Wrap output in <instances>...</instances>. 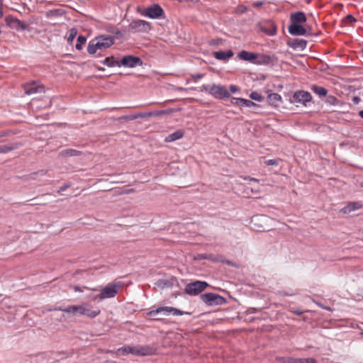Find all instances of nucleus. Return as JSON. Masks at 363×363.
Returning a JSON list of instances; mask_svg holds the SVG:
<instances>
[{"mask_svg":"<svg viewBox=\"0 0 363 363\" xmlns=\"http://www.w3.org/2000/svg\"><path fill=\"white\" fill-rule=\"evenodd\" d=\"M115 38L111 35H101L91 40L87 47L89 55H94L98 50L104 51L114 44Z\"/></svg>","mask_w":363,"mask_h":363,"instance_id":"1","label":"nucleus"},{"mask_svg":"<svg viewBox=\"0 0 363 363\" xmlns=\"http://www.w3.org/2000/svg\"><path fill=\"white\" fill-rule=\"evenodd\" d=\"M132 354L137 356H147L153 354V350L148 346H124L116 351V355H126Z\"/></svg>","mask_w":363,"mask_h":363,"instance_id":"2","label":"nucleus"},{"mask_svg":"<svg viewBox=\"0 0 363 363\" xmlns=\"http://www.w3.org/2000/svg\"><path fill=\"white\" fill-rule=\"evenodd\" d=\"M203 89L216 99H222L230 96L227 88L221 84L203 85Z\"/></svg>","mask_w":363,"mask_h":363,"instance_id":"3","label":"nucleus"},{"mask_svg":"<svg viewBox=\"0 0 363 363\" xmlns=\"http://www.w3.org/2000/svg\"><path fill=\"white\" fill-rule=\"evenodd\" d=\"M120 286L121 284L119 282L107 285L101 290L99 294L96 296L95 299L99 298L103 300L113 298L117 294Z\"/></svg>","mask_w":363,"mask_h":363,"instance_id":"4","label":"nucleus"},{"mask_svg":"<svg viewBox=\"0 0 363 363\" xmlns=\"http://www.w3.org/2000/svg\"><path fill=\"white\" fill-rule=\"evenodd\" d=\"M201 299L208 306H221L226 303V299L220 295L206 293L201 296Z\"/></svg>","mask_w":363,"mask_h":363,"instance_id":"5","label":"nucleus"},{"mask_svg":"<svg viewBox=\"0 0 363 363\" xmlns=\"http://www.w3.org/2000/svg\"><path fill=\"white\" fill-rule=\"evenodd\" d=\"M208 286V284L206 281H195L186 286L185 292L189 295L196 296L203 291Z\"/></svg>","mask_w":363,"mask_h":363,"instance_id":"6","label":"nucleus"},{"mask_svg":"<svg viewBox=\"0 0 363 363\" xmlns=\"http://www.w3.org/2000/svg\"><path fill=\"white\" fill-rule=\"evenodd\" d=\"M150 28V24L144 20H135L129 25L130 30L134 33H147Z\"/></svg>","mask_w":363,"mask_h":363,"instance_id":"7","label":"nucleus"},{"mask_svg":"<svg viewBox=\"0 0 363 363\" xmlns=\"http://www.w3.org/2000/svg\"><path fill=\"white\" fill-rule=\"evenodd\" d=\"M5 21L6 25L11 29H14L17 31L29 30V26L28 24L12 16H7Z\"/></svg>","mask_w":363,"mask_h":363,"instance_id":"8","label":"nucleus"},{"mask_svg":"<svg viewBox=\"0 0 363 363\" xmlns=\"http://www.w3.org/2000/svg\"><path fill=\"white\" fill-rule=\"evenodd\" d=\"M311 99L312 96L308 91H297L294 94L290 101L291 103H298L306 106V103L311 101Z\"/></svg>","mask_w":363,"mask_h":363,"instance_id":"9","label":"nucleus"},{"mask_svg":"<svg viewBox=\"0 0 363 363\" xmlns=\"http://www.w3.org/2000/svg\"><path fill=\"white\" fill-rule=\"evenodd\" d=\"M120 64L121 66L133 68L137 66L142 65L143 62L141 59L138 57L133 55H125L122 58Z\"/></svg>","mask_w":363,"mask_h":363,"instance_id":"10","label":"nucleus"},{"mask_svg":"<svg viewBox=\"0 0 363 363\" xmlns=\"http://www.w3.org/2000/svg\"><path fill=\"white\" fill-rule=\"evenodd\" d=\"M23 89L25 93L28 95L44 92L43 86L38 84L36 82H31L26 84L23 86Z\"/></svg>","mask_w":363,"mask_h":363,"instance_id":"11","label":"nucleus"},{"mask_svg":"<svg viewBox=\"0 0 363 363\" xmlns=\"http://www.w3.org/2000/svg\"><path fill=\"white\" fill-rule=\"evenodd\" d=\"M164 11L158 4H154L147 7L145 10V16L150 18H158L162 16Z\"/></svg>","mask_w":363,"mask_h":363,"instance_id":"12","label":"nucleus"},{"mask_svg":"<svg viewBox=\"0 0 363 363\" xmlns=\"http://www.w3.org/2000/svg\"><path fill=\"white\" fill-rule=\"evenodd\" d=\"M49 311H60L68 313H72L74 315H82V305L80 306H69L67 308H54L48 309Z\"/></svg>","mask_w":363,"mask_h":363,"instance_id":"13","label":"nucleus"},{"mask_svg":"<svg viewBox=\"0 0 363 363\" xmlns=\"http://www.w3.org/2000/svg\"><path fill=\"white\" fill-rule=\"evenodd\" d=\"M289 32L293 35H306L307 31L301 24L292 23L289 27Z\"/></svg>","mask_w":363,"mask_h":363,"instance_id":"14","label":"nucleus"},{"mask_svg":"<svg viewBox=\"0 0 363 363\" xmlns=\"http://www.w3.org/2000/svg\"><path fill=\"white\" fill-rule=\"evenodd\" d=\"M363 204L359 201L350 202L347 206L341 208L340 212L347 214L362 208Z\"/></svg>","mask_w":363,"mask_h":363,"instance_id":"15","label":"nucleus"},{"mask_svg":"<svg viewBox=\"0 0 363 363\" xmlns=\"http://www.w3.org/2000/svg\"><path fill=\"white\" fill-rule=\"evenodd\" d=\"M233 103L235 105H238L241 107H247V108H252V107H258V105L254 103L253 101L245 99L242 98H233Z\"/></svg>","mask_w":363,"mask_h":363,"instance_id":"16","label":"nucleus"},{"mask_svg":"<svg viewBox=\"0 0 363 363\" xmlns=\"http://www.w3.org/2000/svg\"><path fill=\"white\" fill-rule=\"evenodd\" d=\"M292 23L301 24L306 21V17L303 12L298 11L291 15Z\"/></svg>","mask_w":363,"mask_h":363,"instance_id":"17","label":"nucleus"},{"mask_svg":"<svg viewBox=\"0 0 363 363\" xmlns=\"http://www.w3.org/2000/svg\"><path fill=\"white\" fill-rule=\"evenodd\" d=\"M100 313V311H93L90 306L84 304L82 305V315H86L89 318H95Z\"/></svg>","mask_w":363,"mask_h":363,"instance_id":"18","label":"nucleus"},{"mask_svg":"<svg viewBox=\"0 0 363 363\" xmlns=\"http://www.w3.org/2000/svg\"><path fill=\"white\" fill-rule=\"evenodd\" d=\"M238 57L243 60L252 62L257 59V55L254 52H250L245 50H242L239 52Z\"/></svg>","mask_w":363,"mask_h":363,"instance_id":"19","label":"nucleus"},{"mask_svg":"<svg viewBox=\"0 0 363 363\" xmlns=\"http://www.w3.org/2000/svg\"><path fill=\"white\" fill-rule=\"evenodd\" d=\"M170 306H162L158 307L156 309H152L147 313L149 316H155L160 313H163L164 315H169L170 311Z\"/></svg>","mask_w":363,"mask_h":363,"instance_id":"20","label":"nucleus"},{"mask_svg":"<svg viewBox=\"0 0 363 363\" xmlns=\"http://www.w3.org/2000/svg\"><path fill=\"white\" fill-rule=\"evenodd\" d=\"M233 52L232 50H230L227 51L215 52L213 53V56L215 57V58L220 60H226L233 57Z\"/></svg>","mask_w":363,"mask_h":363,"instance_id":"21","label":"nucleus"},{"mask_svg":"<svg viewBox=\"0 0 363 363\" xmlns=\"http://www.w3.org/2000/svg\"><path fill=\"white\" fill-rule=\"evenodd\" d=\"M184 135V132L183 130L179 129L176 130L175 132L169 134L168 136L166 137L165 141L166 142H174L177 140H179L182 138Z\"/></svg>","mask_w":363,"mask_h":363,"instance_id":"22","label":"nucleus"},{"mask_svg":"<svg viewBox=\"0 0 363 363\" xmlns=\"http://www.w3.org/2000/svg\"><path fill=\"white\" fill-rule=\"evenodd\" d=\"M101 63L108 67H121L120 62L116 60L113 56L106 57L104 60L101 61Z\"/></svg>","mask_w":363,"mask_h":363,"instance_id":"23","label":"nucleus"},{"mask_svg":"<svg viewBox=\"0 0 363 363\" xmlns=\"http://www.w3.org/2000/svg\"><path fill=\"white\" fill-rule=\"evenodd\" d=\"M268 102L274 106H278V103L281 101V96L277 93H271L267 96Z\"/></svg>","mask_w":363,"mask_h":363,"instance_id":"24","label":"nucleus"},{"mask_svg":"<svg viewBox=\"0 0 363 363\" xmlns=\"http://www.w3.org/2000/svg\"><path fill=\"white\" fill-rule=\"evenodd\" d=\"M311 90L318 95L320 97L326 96L328 91L325 88L317 85H313L311 88Z\"/></svg>","mask_w":363,"mask_h":363,"instance_id":"25","label":"nucleus"},{"mask_svg":"<svg viewBox=\"0 0 363 363\" xmlns=\"http://www.w3.org/2000/svg\"><path fill=\"white\" fill-rule=\"evenodd\" d=\"M309 358H295L288 357L284 361V363H308Z\"/></svg>","mask_w":363,"mask_h":363,"instance_id":"26","label":"nucleus"},{"mask_svg":"<svg viewBox=\"0 0 363 363\" xmlns=\"http://www.w3.org/2000/svg\"><path fill=\"white\" fill-rule=\"evenodd\" d=\"M307 42L303 39H296L294 41L291 47L294 49H301L303 50L306 47Z\"/></svg>","mask_w":363,"mask_h":363,"instance_id":"27","label":"nucleus"},{"mask_svg":"<svg viewBox=\"0 0 363 363\" xmlns=\"http://www.w3.org/2000/svg\"><path fill=\"white\" fill-rule=\"evenodd\" d=\"M81 153L80 151L74 149H67L62 152V155L66 157L79 156Z\"/></svg>","mask_w":363,"mask_h":363,"instance_id":"28","label":"nucleus"},{"mask_svg":"<svg viewBox=\"0 0 363 363\" xmlns=\"http://www.w3.org/2000/svg\"><path fill=\"white\" fill-rule=\"evenodd\" d=\"M86 38L84 35H79L77 38V43L76 44L75 47L76 49L78 50H82V45L86 43Z\"/></svg>","mask_w":363,"mask_h":363,"instance_id":"29","label":"nucleus"},{"mask_svg":"<svg viewBox=\"0 0 363 363\" xmlns=\"http://www.w3.org/2000/svg\"><path fill=\"white\" fill-rule=\"evenodd\" d=\"M172 313L173 315H182L184 314L190 315V313L182 311L178 308L171 307L169 314Z\"/></svg>","mask_w":363,"mask_h":363,"instance_id":"30","label":"nucleus"},{"mask_svg":"<svg viewBox=\"0 0 363 363\" xmlns=\"http://www.w3.org/2000/svg\"><path fill=\"white\" fill-rule=\"evenodd\" d=\"M325 102L330 105L335 106L337 104L338 100L335 96L329 95L326 96Z\"/></svg>","mask_w":363,"mask_h":363,"instance_id":"31","label":"nucleus"},{"mask_svg":"<svg viewBox=\"0 0 363 363\" xmlns=\"http://www.w3.org/2000/svg\"><path fill=\"white\" fill-rule=\"evenodd\" d=\"M250 99H252V100H255L256 101H262V96H261L260 94H259L258 92L257 91H252L250 94Z\"/></svg>","mask_w":363,"mask_h":363,"instance_id":"32","label":"nucleus"},{"mask_svg":"<svg viewBox=\"0 0 363 363\" xmlns=\"http://www.w3.org/2000/svg\"><path fill=\"white\" fill-rule=\"evenodd\" d=\"M77 29L76 28H72L69 30V35H68V38H67L68 42H72L73 40L75 38V37L77 35Z\"/></svg>","mask_w":363,"mask_h":363,"instance_id":"33","label":"nucleus"},{"mask_svg":"<svg viewBox=\"0 0 363 363\" xmlns=\"http://www.w3.org/2000/svg\"><path fill=\"white\" fill-rule=\"evenodd\" d=\"M14 150L13 147L8 145H0V153H7Z\"/></svg>","mask_w":363,"mask_h":363,"instance_id":"34","label":"nucleus"},{"mask_svg":"<svg viewBox=\"0 0 363 363\" xmlns=\"http://www.w3.org/2000/svg\"><path fill=\"white\" fill-rule=\"evenodd\" d=\"M345 23L348 25H352L354 22H356V19L352 16V15H347L345 18Z\"/></svg>","mask_w":363,"mask_h":363,"instance_id":"35","label":"nucleus"},{"mask_svg":"<svg viewBox=\"0 0 363 363\" xmlns=\"http://www.w3.org/2000/svg\"><path fill=\"white\" fill-rule=\"evenodd\" d=\"M147 117H151V114L150 113V112L140 113L137 116H134L133 118L135 119L138 118H147Z\"/></svg>","mask_w":363,"mask_h":363,"instance_id":"36","label":"nucleus"},{"mask_svg":"<svg viewBox=\"0 0 363 363\" xmlns=\"http://www.w3.org/2000/svg\"><path fill=\"white\" fill-rule=\"evenodd\" d=\"M262 30L269 35H274L276 34V28L274 26H273L271 30H266L265 28H262Z\"/></svg>","mask_w":363,"mask_h":363,"instance_id":"37","label":"nucleus"},{"mask_svg":"<svg viewBox=\"0 0 363 363\" xmlns=\"http://www.w3.org/2000/svg\"><path fill=\"white\" fill-rule=\"evenodd\" d=\"M267 165H278V160L274 159L267 160L265 161Z\"/></svg>","mask_w":363,"mask_h":363,"instance_id":"38","label":"nucleus"},{"mask_svg":"<svg viewBox=\"0 0 363 363\" xmlns=\"http://www.w3.org/2000/svg\"><path fill=\"white\" fill-rule=\"evenodd\" d=\"M150 113L151 114V116H162V115L164 114L165 111H155L150 112Z\"/></svg>","mask_w":363,"mask_h":363,"instance_id":"39","label":"nucleus"},{"mask_svg":"<svg viewBox=\"0 0 363 363\" xmlns=\"http://www.w3.org/2000/svg\"><path fill=\"white\" fill-rule=\"evenodd\" d=\"M70 186V184H65L63 186H62L59 190L57 191V192L59 194H61L62 192L65 191V190H67L69 187Z\"/></svg>","mask_w":363,"mask_h":363,"instance_id":"40","label":"nucleus"},{"mask_svg":"<svg viewBox=\"0 0 363 363\" xmlns=\"http://www.w3.org/2000/svg\"><path fill=\"white\" fill-rule=\"evenodd\" d=\"M239 90V88L235 85L230 86V91L231 93L235 94Z\"/></svg>","mask_w":363,"mask_h":363,"instance_id":"41","label":"nucleus"},{"mask_svg":"<svg viewBox=\"0 0 363 363\" xmlns=\"http://www.w3.org/2000/svg\"><path fill=\"white\" fill-rule=\"evenodd\" d=\"M352 101L354 104H358L361 101V99L359 96H353Z\"/></svg>","mask_w":363,"mask_h":363,"instance_id":"42","label":"nucleus"},{"mask_svg":"<svg viewBox=\"0 0 363 363\" xmlns=\"http://www.w3.org/2000/svg\"><path fill=\"white\" fill-rule=\"evenodd\" d=\"M191 77L196 80L200 79L203 77V74H194L191 75Z\"/></svg>","mask_w":363,"mask_h":363,"instance_id":"43","label":"nucleus"},{"mask_svg":"<svg viewBox=\"0 0 363 363\" xmlns=\"http://www.w3.org/2000/svg\"><path fill=\"white\" fill-rule=\"evenodd\" d=\"M156 285L160 288H164L168 285V283H164L163 281H160L158 283H156Z\"/></svg>","mask_w":363,"mask_h":363,"instance_id":"44","label":"nucleus"},{"mask_svg":"<svg viewBox=\"0 0 363 363\" xmlns=\"http://www.w3.org/2000/svg\"><path fill=\"white\" fill-rule=\"evenodd\" d=\"M263 5V2L261 1H257L253 3L252 6L254 7H259Z\"/></svg>","mask_w":363,"mask_h":363,"instance_id":"45","label":"nucleus"},{"mask_svg":"<svg viewBox=\"0 0 363 363\" xmlns=\"http://www.w3.org/2000/svg\"><path fill=\"white\" fill-rule=\"evenodd\" d=\"M244 179H249L251 182H259V180L257 179L250 177H245Z\"/></svg>","mask_w":363,"mask_h":363,"instance_id":"46","label":"nucleus"},{"mask_svg":"<svg viewBox=\"0 0 363 363\" xmlns=\"http://www.w3.org/2000/svg\"><path fill=\"white\" fill-rule=\"evenodd\" d=\"M74 290L76 292H82V290L77 286H74Z\"/></svg>","mask_w":363,"mask_h":363,"instance_id":"47","label":"nucleus"},{"mask_svg":"<svg viewBox=\"0 0 363 363\" xmlns=\"http://www.w3.org/2000/svg\"><path fill=\"white\" fill-rule=\"evenodd\" d=\"M108 32H111V33H116L118 34L119 33L118 30L116 31L113 28H111L108 30Z\"/></svg>","mask_w":363,"mask_h":363,"instance_id":"48","label":"nucleus"},{"mask_svg":"<svg viewBox=\"0 0 363 363\" xmlns=\"http://www.w3.org/2000/svg\"><path fill=\"white\" fill-rule=\"evenodd\" d=\"M308 363H317L316 360L314 358H309Z\"/></svg>","mask_w":363,"mask_h":363,"instance_id":"49","label":"nucleus"},{"mask_svg":"<svg viewBox=\"0 0 363 363\" xmlns=\"http://www.w3.org/2000/svg\"><path fill=\"white\" fill-rule=\"evenodd\" d=\"M3 16H4L3 9H2V7L0 6V18H1Z\"/></svg>","mask_w":363,"mask_h":363,"instance_id":"50","label":"nucleus"},{"mask_svg":"<svg viewBox=\"0 0 363 363\" xmlns=\"http://www.w3.org/2000/svg\"><path fill=\"white\" fill-rule=\"evenodd\" d=\"M359 117H360L361 118H362V119H363V110H362V111H360L359 112Z\"/></svg>","mask_w":363,"mask_h":363,"instance_id":"51","label":"nucleus"},{"mask_svg":"<svg viewBox=\"0 0 363 363\" xmlns=\"http://www.w3.org/2000/svg\"><path fill=\"white\" fill-rule=\"evenodd\" d=\"M6 135V133L4 132H0V138L4 137Z\"/></svg>","mask_w":363,"mask_h":363,"instance_id":"52","label":"nucleus"},{"mask_svg":"<svg viewBox=\"0 0 363 363\" xmlns=\"http://www.w3.org/2000/svg\"><path fill=\"white\" fill-rule=\"evenodd\" d=\"M107 352H108V353H110V354H116V351L108 350Z\"/></svg>","mask_w":363,"mask_h":363,"instance_id":"53","label":"nucleus"},{"mask_svg":"<svg viewBox=\"0 0 363 363\" xmlns=\"http://www.w3.org/2000/svg\"><path fill=\"white\" fill-rule=\"evenodd\" d=\"M104 363H116V362L111 361V360H107Z\"/></svg>","mask_w":363,"mask_h":363,"instance_id":"54","label":"nucleus"},{"mask_svg":"<svg viewBox=\"0 0 363 363\" xmlns=\"http://www.w3.org/2000/svg\"><path fill=\"white\" fill-rule=\"evenodd\" d=\"M184 88H182V87H178V88H177V90H179V91H182V90H184Z\"/></svg>","mask_w":363,"mask_h":363,"instance_id":"55","label":"nucleus"},{"mask_svg":"<svg viewBox=\"0 0 363 363\" xmlns=\"http://www.w3.org/2000/svg\"><path fill=\"white\" fill-rule=\"evenodd\" d=\"M296 313L298 314V315H300V314H301V312L297 311Z\"/></svg>","mask_w":363,"mask_h":363,"instance_id":"56","label":"nucleus"},{"mask_svg":"<svg viewBox=\"0 0 363 363\" xmlns=\"http://www.w3.org/2000/svg\"><path fill=\"white\" fill-rule=\"evenodd\" d=\"M265 58H267V62L269 61V57H264Z\"/></svg>","mask_w":363,"mask_h":363,"instance_id":"57","label":"nucleus"},{"mask_svg":"<svg viewBox=\"0 0 363 363\" xmlns=\"http://www.w3.org/2000/svg\"><path fill=\"white\" fill-rule=\"evenodd\" d=\"M360 186H361L362 187H363V182H361Z\"/></svg>","mask_w":363,"mask_h":363,"instance_id":"58","label":"nucleus"},{"mask_svg":"<svg viewBox=\"0 0 363 363\" xmlns=\"http://www.w3.org/2000/svg\"><path fill=\"white\" fill-rule=\"evenodd\" d=\"M322 308H323V309H327V310L328 309V308H325V307H323V306H322Z\"/></svg>","mask_w":363,"mask_h":363,"instance_id":"59","label":"nucleus"},{"mask_svg":"<svg viewBox=\"0 0 363 363\" xmlns=\"http://www.w3.org/2000/svg\"><path fill=\"white\" fill-rule=\"evenodd\" d=\"M1 296H2V294H0V297H1Z\"/></svg>","mask_w":363,"mask_h":363,"instance_id":"60","label":"nucleus"},{"mask_svg":"<svg viewBox=\"0 0 363 363\" xmlns=\"http://www.w3.org/2000/svg\"><path fill=\"white\" fill-rule=\"evenodd\" d=\"M362 53H363V48L362 49Z\"/></svg>","mask_w":363,"mask_h":363,"instance_id":"61","label":"nucleus"}]
</instances>
